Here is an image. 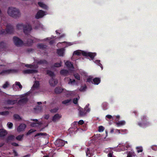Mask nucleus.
<instances>
[{
	"label": "nucleus",
	"mask_w": 157,
	"mask_h": 157,
	"mask_svg": "<svg viewBox=\"0 0 157 157\" xmlns=\"http://www.w3.org/2000/svg\"><path fill=\"white\" fill-rule=\"evenodd\" d=\"M7 13L10 16L14 18L19 17L21 14L19 9L13 7L9 8L7 10Z\"/></svg>",
	"instance_id": "nucleus-1"
},
{
	"label": "nucleus",
	"mask_w": 157,
	"mask_h": 157,
	"mask_svg": "<svg viewBox=\"0 0 157 157\" xmlns=\"http://www.w3.org/2000/svg\"><path fill=\"white\" fill-rule=\"evenodd\" d=\"M16 29L18 30H23L24 32L26 33L31 30V26L28 24H24L22 23L17 24L16 26Z\"/></svg>",
	"instance_id": "nucleus-2"
},
{
	"label": "nucleus",
	"mask_w": 157,
	"mask_h": 157,
	"mask_svg": "<svg viewBox=\"0 0 157 157\" xmlns=\"http://www.w3.org/2000/svg\"><path fill=\"white\" fill-rule=\"evenodd\" d=\"M25 66L29 67L30 69L24 71V73L29 74L37 72V71L35 69L38 67L37 66H34L31 65H26Z\"/></svg>",
	"instance_id": "nucleus-3"
},
{
	"label": "nucleus",
	"mask_w": 157,
	"mask_h": 157,
	"mask_svg": "<svg viewBox=\"0 0 157 157\" xmlns=\"http://www.w3.org/2000/svg\"><path fill=\"white\" fill-rule=\"evenodd\" d=\"M13 41L15 45L17 46H21L23 44V41L16 37H13Z\"/></svg>",
	"instance_id": "nucleus-4"
},
{
	"label": "nucleus",
	"mask_w": 157,
	"mask_h": 157,
	"mask_svg": "<svg viewBox=\"0 0 157 157\" xmlns=\"http://www.w3.org/2000/svg\"><path fill=\"white\" fill-rule=\"evenodd\" d=\"M49 83L52 86H54L57 83V80L55 77H52L49 80Z\"/></svg>",
	"instance_id": "nucleus-5"
},
{
	"label": "nucleus",
	"mask_w": 157,
	"mask_h": 157,
	"mask_svg": "<svg viewBox=\"0 0 157 157\" xmlns=\"http://www.w3.org/2000/svg\"><path fill=\"white\" fill-rule=\"evenodd\" d=\"M55 144L58 147L63 146L65 144V142L63 140L58 139L55 142Z\"/></svg>",
	"instance_id": "nucleus-6"
},
{
	"label": "nucleus",
	"mask_w": 157,
	"mask_h": 157,
	"mask_svg": "<svg viewBox=\"0 0 157 157\" xmlns=\"http://www.w3.org/2000/svg\"><path fill=\"white\" fill-rule=\"evenodd\" d=\"M45 15V12L42 10H39L36 14L35 17L36 19L41 18Z\"/></svg>",
	"instance_id": "nucleus-7"
},
{
	"label": "nucleus",
	"mask_w": 157,
	"mask_h": 157,
	"mask_svg": "<svg viewBox=\"0 0 157 157\" xmlns=\"http://www.w3.org/2000/svg\"><path fill=\"white\" fill-rule=\"evenodd\" d=\"M34 121V122L32 123L31 124V126L33 127H39L40 125L41 124L40 122H39L38 120L36 119L34 120H31Z\"/></svg>",
	"instance_id": "nucleus-8"
},
{
	"label": "nucleus",
	"mask_w": 157,
	"mask_h": 157,
	"mask_svg": "<svg viewBox=\"0 0 157 157\" xmlns=\"http://www.w3.org/2000/svg\"><path fill=\"white\" fill-rule=\"evenodd\" d=\"M26 127V125L24 124H21L17 128V132H21L24 130Z\"/></svg>",
	"instance_id": "nucleus-9"
},
{
	"label": "nucleus",
	"mask_w": 157,
	"mask_h": 157,
	"mask_svg": "<svg viewBox=\"0 0 157 157\" xmlns=\"http://www.w3.org/2000/svg\"><path fill=\"white\" fill-rule=\"evenodd\" d=\"M61 115L60 114L57 113L52 118V121L54 122H56L60 119L61 117Z\"/></svg>",
	"instance_id": "nucleus-10"
},
{
	"label": "nucleus",
	"mask_w": 157,
	"mask_h": 157,
	"mask_svg": "<svg viewBox=\"0 0 157 157\" xmlns=\"http://www.w3.org/2000/svg\"><path fill=\"white\" fill-rule=\"evenodd\" d=\"M82 55L85 56H89L92 59H93L94 57L96 55V54L95 53H87L86 52H82Z\"/></svg>",
	"instance_id": "nucleus-11"
},
{
	"label": "nucleus",
	"mask_w": 157,
	"mask_h": 157,
	"mask_svg": "<svg viewBox=\"0 0 157 157\" xmlns=\"http://www.w3.org/2000/svg\"><path fill=\"white\" fill-rule=\"evenodd\" d=\"M16 86H18L19 88L21 89L22 86L19 82H16L13 85V88L14 90H16L17 88L16 87Z\"/></svg>",
	"instance_id": "nucleus-12"
},
{
	"label": "nucleus",
	"mask_w": 157,
	"mask_h": 157,
	"mask_svg": "<svg viewBox=\"0 0 157 157\" xmlns=\"http://www.w3.org/2000/svg\"><path fill=\"white\" fill-rule=\"evenodd\" d=\"M14 70H4L1 72L0 74L2 75H4L6 74H8L13 72Z\"/></svg>",
	"instance_id": "nucleus-13"
},
{
	"label": "nucleus",
	"mask_w": 157,
	"mask_h": 157,
	"mask_svg": "<svg viewBox=\"0 0 157 157\" xmlns=\"http://www.w3.org/2000/svg\"><path fill=\"white\" fill-rule=\"evenodd\" d=\"M7 133V131L3 129H0V137L6 136Z\"/></svg>",
	"instance_id": "nucleus-14"
},
{
	"label": "nucleus",
	"mask_w": 157,
	"mask_h": 157,
	"mask_svg": "<svg viewBox=\"0 0 157 157\" xmlns=\"http://www.w3.org/2000/svg\"><path fill=\"white\" fill-rule=\"evenodd\" d=\"M64 50L63 48L58 49L57 51V52L58 55L60 56H63L64 53Z\"/></svg>",
	"instance_id": "nucleus-15"
},
{
	"label": "nucleus",
	"mask_w": 157,
	"mask_h": 157,
	"mask_svg": "<svg viewBox=\"0 0 157 157\" xmlns=\"http://www.w3.org/2000/svg\"><path fill=\"white\" fill-rule=\"evenodd\" d=\"M17 102V100L9 99L7 101V103L10 105H13Z\"/></svg>",
	"instance_id": "nucleus-16"
},
{
	"label": "nucleus",
	"mask_w": 157,
	"mask_h": 157,
	"mask_svg": "<svg viewBox=\"0 0 157 157\" xmlns=\"http://www.w3.org/2000/svg\"><path fill=\"white\" fill-rule=\"evenodd\" d=\"M125 122L124 121H121L118 122H116V124L117 126L119 127L125 124Z\"/></svg>",
	"instance_id": "nucleus-17"
},
{
	"label": "nucleus",
	"mask_w": 157,
	"mask_h": 157,
	"mask_svg": "<svg viewBox=\"0 0 157 157\" xmlns=\"http://www.w3.org/2000/svg\"><path fill=\"white\" fill-rule=\"evenodd\" d=\"M94 83V84L98 85L100 82V79L99 78H95L93 79Z\"/></svg>",
	"instance_id": "nucleus-18"
},
{
	"label": "nucleus",
	"mask_w": 157,
	"mask_h": 157,
	"mask_svg": "<svg viewBox=\"0 0 157 157\" xmlns=\"http://www.w3.org/2000/svg\"><path fill=\"white\" fill-rule=\"evenodd\" d=\"M40 84L39 82L37 81H36L33 86V89H38L39 87Z\"/></svg>",
	"instance_id": "nucleus-19"
},
{
	"label": "nucleus",
	"mask_w": 157,
	"mask_h": 157,
	"mask_svg": "<svg viewBox=\"0 0 157 157\" xmlns=\"http://www.w3.org/2000/svg\"><path fill=\"white\" fill-rule=\"evenodd\" d=\"M38 4L40 7L44 9H47L48 8L47 6L42 2H39Z\"/></svg>",
	"instance_id": "nucleus-20"
},
{
	"label": "nucleus",
	"mask_w": 157,
	"mask_h": 157,
	"mask_svg": "<svg viewBox=\"0 0 157 157\" xmlns=\"http://www.w3.org/2000/svg\"><path fill=\"white\" fill-rule=\"evenodd\" d=\"M66 65L68 67L71 68L73 67V65L71 62L67 61L65 63Z\"/></svg>",
	"instance_id": "nucleus-21"
},
{
	"label": "nucleus",
	"mask_w": 157,
	"mask_h": 157,
	"mask_svg": "<svg viewBox=\"0 0 157 157\" xmlns=\"http://www.w3.org/2000/svg\"><path fill=\"white\" fill-rule=\"evenodd\" d=\"M63 89L60 88H56L55 89V92L57 94H59L62 92Z\"/></svg>",
	"instance_id": "nucleus-22"
},
{
	"label": "nucleus",
	"mask_w": 157,
	"mask_h": 157,
	"mask_svg": "<svg viewBox=\"0 0 157 157\" xmlns=\"http://www.w3.org/2000/svg\"><path fill=\"white\" fill-rule=\"evenodd\" d=\"M68 73V72L67 71L65 70H63L60 71L61 74L64 75H67Z\"/></svg>",
	"instance_id": "nucleus-23"
},
{
	"label": "nucleus",
	"mask_w": 157,
	"mask_h": 157,
	"mask_svg": "<svg viewBox=\"0 0 157 157\" xmlns=\"http://www.w3.org/2000/svg\"><path fill=\"white\" fill-rule=\"evenodd\" d=\"M83 52V51H82L81 50H77L74 52L73 55H80L81 53L82 55V52Z\"/></svg>",
	"instance_id": "nucleus-24"
},
{
	"label": "nucleus",
	"mask_w": 157,
	"mask_h": 157,
	"mask_svg": "<svg viewBox=\"0 0 157 157\" xmlns=\"http://www.w3.org/2000/svg\"><path fill=\"white\" fill-rule=\"evenodd\" d=\"M86 155L88 157H92L93 155L92 153H91V151L89 149H88L86 151Z\"/></svg>",
	"instance_id": "nucleus-25"
},
{
	"label": "nucleus",
	"mask_w": 157,
	"mask_h": 157,
	"mask_svg": "<svg viewBox=\"0 0 157 157\" xmlns=\"http://www.w3.org/2000/svg\"><path fill=\"white\" fill-rule=\"evenodd\" d=\"M27 101V99L26 98H23L21 99L19 101V103L21 104V103H24L25 102Z\"/></svg>",
	"instance_id": "nucleus-26"
},
{
	"label": "nucleus",
	"mask_w": 157,
	"mask_h": 157,
	"mask_svg": "<svg viewBox=\"0 0 157 157\" xmlns=\"http://www.w3.org/2000/svg\"><path fill=\"white\" fill-rule=\"evenodd\" d=\"M71 99H68L64 100L62 101V103L66 105H68V104L71 102Z\"/></svg>",
	"instance_id": "nucleus-27"
},
{
	"label": "nucleus",
	"mask_w": 157,
	"mask_h": 157,
	"mask_svg": "<svg viewBox=\"0 0 157 157\" xmlns=\"http://www.w3.org/2000/svg\"><path fill=\"white\" fill-rule=\"evenodd\" d=\"M86 113L85 111L83 109H81L79 112V115L81 116H83L85 115Z\"/></svg>",
	"instance_id": "nucleus-28"
},
{
	"label": "nucleus",
	"mask_w": 157,
	"mask_h": 157,
	"mask_svg": "<svg viewBox=\"0 0 157 157\" xmlns=\"http://www.w3.org/2000/svg\"><path fill=\"white\" fill-rule=\"evenodd\" d=\"M10 85V84L9 83V82H8V81H7V82H6L5 83H4L3 85L2 86V87L3 88L6 89V88L8 87Z\"/></svg>",
	"instance_id": "nucleus-29"
},
{
	"label": "nucleus",
	"mask_w": 157,
	"mask_h": 157,
	"mask_svg": "<svg viewBox=\"0 0 157 157\" xmlns=\"http://www.w3.org/2000/svg\"><path fill=\"white\" fill-rule=\"evenodd\" d=\"M47 74L48 75H49L52 77H54V75L53 73L51 71L48 70L47 72Z\"/></svg>",
	"instance_id": "nucleus-30"
},
{
	"label": "nucleus",
	"mask_w": 157,
	"mask_h": 157,
	"mask_svg": "<svg viewBox=\"0 0 157 157\" xmlns=\"http://www.w3.org/2000/svg\"><path fill=\"white\" fill-rule=\"evenodd\" d=\"M46 135H47V134L45 133L40 132V133H38L36 134L35 135V136L36 137V136H46Z\"/></svg>",
	"instance_id": "nucleus-31"
},
{
	"label": "nucleus",
	"mask_w": 157,
	"mask_h": 157,
	"mask_svg": "<svg viewBox=\"0 0 157 157\" xmlns=\"http://www.w3.org/2000/svg\"><path fill=\"white\" fill-rule=\"evenodd\" d=\"M75 81L74 79H71L70 78L69 79L68 83L70 85H73L75 83Z\"/></svg>",
	"instance_id": "nucleus-32"
},
{
	"label": "nucleus",
	"mask_w": 157,
	"mask_h": 157,
	"mask_svg": "<svg viewBox=\"0 0 157 157\" xmlns=\"http://www.w3.org/2000/svg\"><path fill=\"white\" fill-rule=\"evenodd\" d=\"M15 138V136L13 135H11L10 136L7 138V141H9L10 140L13 139Z\"/></svg>",
	"instance_id": "nucleus-33"
},
{
	"label": "nucleus",
	"mask_w": 157,
	"mask_h": 157,
	"mask_svg": "<svg viewBox=\"0 0 157 157\" xmlns=\"http://www.w3.org/2000/svg\"><path fill=\"white\" fill-rule=\"evenodd\" d=\"M6 46V44L3 42L0 43V48H3L5 47Z\"/></svg>",
	"instance_id": "nucleus-34"
},
{
	"label": "nucleus",
	"mask_w": 157,
	"mask_h": 157,
	"mask_svg": "<svg viewBox=\"0 0 157 157\" xmlns=\"http://www.w3.org/2000/svg\"><path fill=\"white\" fill-rule=\"evenodd\" d=\"M136 149L137 150V151L138 153L140 152H141L143 151V149L142 147H138L136 148Z\"/></svg>",
	"instance_id": "nucleus-35"
},
{
	"label": "nucleus",
	"mask_w": 157,
	"mask_h": 157,
	"mask_svg": "<svg viewBox=\"0 0 157 157\" xmlns=\"http://www.w3.org/2000/svg\"><path fill=\"white\" fill-rule=\"evenodd\" d=\"M23 135H20L16 137V139L17 140H21L23 137Z\"/></svg>",
	"instance_id": "nucleus-36"
},
{
	"label": "nucleus",
	"mask_w": 157,
	"mask_h": 157,
	"mask_svg": "<svg viewBox=\"0 0 157 157\" xmlns=\"http://www.w3.org/2000/svg\"><path fill=\"white\" fill-rule=\"evenodd\" d=\"M104 130V128L102 126H101L99 127L98 131L100 132H102Z\"/></svg>",
	"instance_id": "nucleus-37"
},
{
	"label": "nucleus",
	"mask_w": 157,
	"mask_h": 157,
	"mask_svg": "<svg viewBox=\"0 0 157 157\" xmlns=\"http://www.w3.org/2000/svg\"><path fill=\"white\" fill-rule=\"evenodd\" d=\"M9 114V112L8 111H5L3 112H0V115H6Z\"/></svg>",
	"instance_id": "nucleus-38"
},
{
	"label": "nucleus",
	"mask_w": 157,
	"mask_h": 157,
	"mask_svg": "<svg viewBox=\"0 0 157 157\" xmlns=\"http://www.w3.org/2000/svg\"><path fill=\"white\" fill-rule=\"evenodd\" d=\"M12 31V28H8L6 30V32L7 33H11Z\"/></svg>",
	"instance_id": "nucleus-39"
},
{
	"label": "nucleus",
	"mask_w": 157,
	"mask_h": 157,
	"mask_svg": "<svg viewBox=\"0 0 157 157\" xmlns=\"http://www.w3.org/2000/svg\"><path fill=\"white\" fill-rule=\"evenodd\" d=\"M61 63H62V62H60V63H56L54 65V66L56 67H59L61 66Z\"/></svg>",
	"instance_id": "nucleus-40"
},
{
	"label": "nucleus",
	"mask_w": 157,
	"mask_h": 157,
	"mask_svg": "<svg viewBox=\"0 0 157 157\" xmlns=\"http://www.w3.org/2000/svg\"><path fill=\"white\" fill-rule=\"evenodd\" d=\"M7 125L9 128H11L13 127V124L12 123L9 122L7 123Z\"/></svg>",
	"instance_id": "nucleus-41"
},
{
	"label": "nucleus",
	"mask_w": 157,
	"mask_h": 157,
	"mask_svg": "<svg viewBox=\"0 0 157 157\" xmlns=\"http://www.w3.org/2000/svg\"><path fill=\"white\" fill-rule=\"evenodd\" d=\"M37 47L39 48H45V46L42 44H39L38 45Z\"/></svg>",
	"instance_id": "nucleus-42"
},
{
	"label": "nucleus",
	"mask_w": 157,
	"mask_h": 157,
	"mask_svg": "<svg viewBox=\"0 0 157 157\" xmlns=\"http://www.w3.org/2000/svg\"><path fill=\"white\" fill-rule=\"evenodd\" d=\"M14 118L17 120H19L20 119V117L19 116V115L17 114L14 115Z\"/></svg>",
	"instance_id": "nucleus-43"
},
{
	"label": "nucleus",
	"mask_w": 157,
	"mask_h": 157,
	"mask_svg": "<svg viewBox=\"0 0 157 157\" xmlns=\"http://www.w3.org/2000/svg\"><path fill=\"white\" fill-rule=\"evenodd\" d=\"M92 77L91 76H89L87 78V81L89 82H92L93 83V82L92 81Z\"/></svg>",
	"instance_id": "nucleus-44"
},
{
	"label": "nucleus",
	"mask_w": 157,
	"mask_h": 157,
	"mask_svg": "<svg viewBox=\"0 0 157 157\" xmlns=\"http://www.w3.org/2000/svg\"><path fill=\"white\" fill-rule=\"evenodd\" d=\"M78 98H75L73 100V102L75 104H77L78 103Z\"/></svg>",
	"instance_id": "nucleus-45"
},
{
	"label": "nucleus",
	"mask_w": 157,
	"mask_h": 157,
	"mask_svg": "<svg viewBox=\"0 0 157 157\" xmlns=\"http://www.w3.org/2000/svg\"><path fill=\"white\" fill-rule=\"evenodd\" d=\"M75 77L77 80H80V76L78 74H75L74 75Z\"/></svg>",
	"instance_id": "nucleus-46"
},
{
	"label": "nucleus",
	"mask_w": 157,
	"mask_h": 157,
	"mask_svg": "<svg viewBox=\"0 0 157 157\" xmlns=\"http://www.w3.org/2000/svg\"><path fill=\"white\" fill-rule=\"evenodd\" d=\"M84 123V121L82 120H80L78 122L79 125H82Z\"/></svg>",
	"instance_id": "nucleus-47"
},
{
	"label": "nucleus",
	"mask_w": 157,
	"mask_h": 157,
	"mask_svg": "<svg viewBox=\"0 0 157 157\" xmlns=\"http://www.w3.org/2000/svg\"><path fill=\"white\" fill-rule=\"evenodd\" d=\"M46 63V61L45 60H41L38 63L40 64L45 63Z\"/></svg>",
	"instance_id": "nucleus-48"
},
{
	"label": "nucleus",
	"mask_w": 157,
	"mask_h": 157,
	"mask_svg": "<svg viewBox=\"0 0 157 157\" xmlns=\"http://www.w3.org/2000/svg\"><path fill=\"white\" fill-rule=\"evenodd\" d=\"M36 131V130H34L33 129H31L30 130L29 132H28V134H30L33 132Z\"/></svg>",
	"instance_id": "nucleus-49"
},
{
	"label": "nucleus",
	"mask_w": 157,
	"mask_h": 157,
	"mask_svg": "<svg viewBox=\"0 0 157 157\" xmlns=\"http://www.w3.org/2000/svg\"><path fill=\"white\" fill-rule=\"evenodd\" d=\"M106 117L109 119H111L112 118V116L110 115H107L106 116Z\"/></svg>",
	"instance_id": "nucleus-50"
},
{
	"label": "nucleus",
	"mask_w": 157,
	"mask_h": 157,
	"mask_svg": "<svg viewBox=\"0 0 157 157\" xmlns=\"http://www.w3.org/2000/svg\"><path fill=\"white\" fill-rule=\"evenodd\" d=\"M120 131H121L120 130L116 129L115 130V132L116 133H117L119 134L120 133Z\"/></svg>",
	"instance_id": "nucleus-51"
},
{
	"label": "nucleus",
	"mask_w": 157,
	"mask_h": 157,
	"mask_svg": "<svg viewBox=\"0 0 157 157\" xmlns=\"http://www.w3.org/2000/svg\"><path fill=\"white\" fill-rule=\"evenodd\" d=\"M12 144L13 145V146H18V144L16 143H13Z\"/></svg>",
	"instance_id": "nucleus-52"
},
{
	"label": "nucleus",
	"mask_w": 157,
	"mask_h": 157,
	"mask_svg": "<svg viewBox=\"0 0 157 157\" xmlns=\"http://www.w3.org/2000/svg\"><path fill=\"white\" fill-rule=\"evenodd\" d=\"M63 43H66V44L68 46L71 45L72 44V43H70V42H63Z\"/></svg>",
	"instance_id": "nucleus-53"
},
{
	"label": "nucleus",
	"mask_w": 157,
	"mask_h": 157,
	"mask_svg": "<svg viewBox=\"0 0 157 157\" xmlns=\"http://www.w3.org/2000/svg\"><path fill=\"white\" fill-rule=\"evenodd\" d=\"M49 115H46L45 116L44 118L45 119H48L49 118Z\"/></svg>",
	"instance_id": "nucleus-54"
},
{
	"label": "nucleus",
	"mask_w": 157,
	"mask_h": 157,
	"mask_svg": "<svg viewBox=\"0 0 157 157\" xmlns=\"http://www.w3.org/2000/svg\"><path fill=\"white\" fill-rule=\"evenodd\" d=\"M120 118V116H116V119H115V120L116 121H117L118 119H119Z\"/></svg>",
	"instance_id": "nucleus-55"
},
{
	"label": "nucleus",
	"mask_w": 157,
	"mask_h": 157,
	"mask_svg": "<svg viewBox=\"0 0 157 157\" xmlns=\"http://www.w3.org/2000/svg\"><path fill=\"white\" fill-rule=\"evenodd\" d=\"M108 157H113V155L112 153H110L108 155Z\"/></svg>",
	"instance_id": "nucleus-56"
},
{
	"label": "nucleus",
	"mask_w": 157,
	"mask_h": 157,
	"mask_svg": "<svg viewBox=\"0 0 157 157\" xmlns=\"http://www.w3.org/2000/svg\"><path fill=\"white\" fill-rule=\"evenodd\" d=\"M86 87L85 86L84 87V89H82V88H81L80 89V90L81 91H83L86 89Z\"/></svg>",
	"instance_id": "nucleus-57"
},
{
	"label": "nucleus",
	"mask_w": 157,
	"mask_h": 157,
	"mask_svg": "<svg viewBox=\"0 0 157 157\" xmlns=\"http://www.w3.org/2000/svg\"><path fill=\"white\" fill-rule=\"evenodd\" d=\"M121 130L122 132H126L127 131V130L126 129H121Z\"/></svg>",
	"instance_id": "nucleus-58"
},
{
	"label": "nucleus",
	"mask_w": 157,
	"mask_h": 157,
	"mask_svg": "<svg viewBox=\"0 0 157 157\" xmlns=\"http://www.w3.org/2000/svg\"><path fill=\"white\" fill-rule=\"evenodd\" d=\"M64 36H65V35L63 34L62 35H61L60 36H59V38H61L63 37H64Z\"/></svg>",
	"instance_id": "nucleus-59"
},
{
	"label": "nucleus",
	"mask_w": 157,
	"mask_h": 157,
	"mask_svg": "<svg viewBox=\"0 0 157 157\" xmlns=\"http://www.w3.org/2000/svg\"><path fill=\"white\" fill-rule=\"evenodd\" d=\"M114 129H112L111 130V131H110V132L111 133H113V132H114Z\"/></svg>",
	"instance_id": "nucleus-60"
},
{
	"label": "nucleus",
	"mask_w": 157,
	"mask_h": 157,
	"mask_svg": "<svg viewBox=\"0 0 157 157\" xmlns=\"http://www.w3.org/2000/svg\"><path fill=\"white\" fill-rule=\"evenodd\" d=\"M57 111V110H56L55 111H54V109L51 110V112H56Z\"/></svg>",
	"instance_id": "nucleus-61"
},
{
	"label": "nucleus",
	"mask_w": 157,
	"mask_h": 157,
	"mask_svg": "<svg viewBox=\"0 0 157 157\" xmlns=\"http://www.w3.org/2000/svg\"><path fill=\"white\" fill-rule=\"evenodd\" d=\"M37 104L38 105H40L41 104V102H38Z\"/></svg>",
	"instance_id": "nucleus-62"
},
{
	"label": "nucleus",
	"mask_w": 157,
	"mask_h": 157,
	"mask_svg": "<svg viewBox=\"0 0 157 157\" xmlns=\"http://www.w3.org/2000/svg\"><path fill=\"white\" fill-rule=\"evenodd\" d=\"M99 62H100V61H99L98 60H97L96 61V63H98Z\"/></svg>",
	"instance_id": "nucleus-63"
},
{
	"label": "nucleus",
	"mask_w": 157,
	"mask_h": 157,
	"mask_svg": "<svg viewBox=\"0 0 157 157\" xmlns=\"http://www.w3.org/2000/svg\"><path fill=\"white\" fill-rule=\"evenodd\" d=\"M43 157H49V156L48 155H47L46 156H43Z\"/></svg>",
	"instance_id": "nucleus-64"
}]
</instances>
